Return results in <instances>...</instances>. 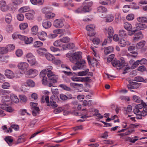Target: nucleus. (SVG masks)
Returning <instances> with one entry per match:
<instances>
[{
    "instance_id": "nucleus-1",
    "label": "nucleus",
    "mask_w": 147,
    "mask_h": 147,
    "mask_svg": "<svg viewBox=\"0 0 147 147\" xmlns=\"http://www.w3.org/2000/svg\"><path fill=\"white\" fill-rule=\"evenodd\" d=\"M40 78H42V84L46 85L47 84V78L51 82L55 83L57 82V80L58 77L57 76L54 75L51 71L49 70L48 71V73L46 70H43L40 72Z\"/></svg>"
},
{
    "instance_id": "nucleus-2",
    "label": "nucleus",
    "mask_w": 147,
    "mask_h": 147,
    "mask_svg": "<svg viewBox=\"0 0 147 147\" xmlns=\"http://www.w3.org/2000/svg\"><path fill=\"white\" fill-rule=\"evenodd\" d=\"M140 102V104L136 105L134 109V112L136 114L137 119H141L142 116L147 115V102L146 104L143 101Z\"/></svg>"
},
{
    "instance_id": "nucleus-3",
    "label": "nucleus",
    "mask_w": 147,
    "mask_h": 147,
    "mask_svg": "<svg viewBox=\"0 0 147 147\" xmlns=\"http://www.w3.org/2000/svg\"><path fill=\"white\" fill-rule=\"evenodd\" d=\"M82 52H76L74 53L71 52L69 53L66 55V57H70V60L74 63L80 60L82 58Z\"/></svg>"
},
{
    "instance_id": "nucleus-4",
    "label": "nucleus",
    "mask_w": 147,
    "mask_h": 147,
    "mask_svg": "<svg viewBox=\"0 0 147 147\" xmlns=\"http://www.w3.org/2000/svg\"><path fill=\"white\" fill-rule=\"evenodd\" d=\"M107 61L108 62L111 61L113 66L114 67H118L117 69H120L125 65V61L123 58L121 59L120 61H115V60H113V59L110 57H108Z\"/></svg>"
},
{
    "instance_id": "nucleus-5",
    "label": "nucleus",
    "mask_w": 147,
    "mask_h": 147,
    "mask_svg": "<svg viewBox=\"0 0 147 147\" xmlns=\"http://www.w3.org/2000/svg\"><path fill=\"white\" fill-rule=\"evenodd\" d=\"M92 4V2H88V1H85L83 3L84 7L82 8V11L85 12L89 11L91 10L90 7Z\"/></svg>"
},
{
    "instance_id": "nucleus-6",
    "label": "nucleus",
    "mask_w": 147,
    "mask_h": 147,
    "mask_svg": "<svg viewBox=\"0 0 147 147\" xmlns=\"http://www.w3.org/2000/svg\"><path fill=\"white\" fill-rule=\"evenodd\" d=\"M95 28V26L92 24L88 25L86 26V29L89 31L88 33V36H92L95 35V33L94 31Z\"/></svg>"
},
{
    "instance_id": "nucleus-7",
    "label": "nucleus",
    "mask_w": 147,
    "mask_h": 147,
    "mask_svg": "<svg viewBox=\"0 0 147 147\" xmlns=\"http://www.w3.org/2000/svg\"><path fill=\"white\" fill-rule=\"evenodd\" d=\"M76 65H77L79 69H82L86 68V66L85 65L86 63L85 61L83 59H80V60L78 61L75 63Z\"/></svg>"
},
{
    "instance_id": "nucleus-8",
    "label": "nucleus",
    "mask_w": 147,
    "mask_h": 147,
    "mask_svg": "<svg viewBox=\"0 0 147 147\" xmlns=\"http://www.w3.org/2000/svg\"><path fill=\"white\" fill-rule=\"evenodd\" d=\"M53 25L57 28H61L64 26V24L61 20L57 19L54 21Z\"/></svg>"
},
{
    "instance_id": "nucleus-9",
    "label": "nucleus",
    "mask_w": 147,
    "mask_h": 147,
    "mask_svg": "<svg viewBox=\"0 0 147 147\" xmlns=\"http://www.w3.org/2000/svg\"><path fill=\"white\" fill-rule=\"evenodd\" d=\"M38 36L39 39L41 40H45L47 37V35L46 32L42 31L38 33Z\"/></svg>"
},
{
    "instance_id": "nucleus-10",
    "label": "nucleus",
    "mask_w": 147,
    "mask_h": 147,
    "mask_svg": "<svg viewBox=\"0 0 147 147\" xmlns=\"http://www.w3.org/2000/svg\"><path fill=\"white\" fill-rule=\"evenodd\" d=\"M143 35L141 32H140L134 34L132 40L133 42H136L140 39H142L143 37Z\"/></svg>"
},
{
    "instance_id": "nucleus-11",
    "label": "nucleus",
    "mask_w": 147,
    "mask_h": 147,
    "mask_svg": "<svg viewBox=\"0 0 147 147\" xmlns=\"http://www.w3.org/2000/svg\"><path fill=\"white\" fill-rule=\"evenodd\" d=\"M135 47L134 46L129 47V52L131 54L129 53V57H132L134 58L137 57L138 53L136 51H133Z\"/></svg>"
},
{
    "instance_id": "nucleus-12",
    "label": "nucleus",
    "mask_w": 147,
    "mask_h": 147,
    "mask_svg": "<svg viewBox=\"0 0 147 147\" xmlns=\"http://www.w3.org/2000/svg\"><path fill=\"white\" fill-rule=\"evenodd\" d=\"M0 7L2 11H5L8 9V6L6 4V2L4 1H0Z\"/></svg>"
},
{
    "instance_id": "nucleus-13",
    "label": "nucleus",
    "mask_w": 147,
    "mask_h": 147,
    "mask_svg": "<svg viewBox=\"0 0 147 147\" xmlns=\"http://www.w3.org/2000/svg\"><path fill=\"white\" fill-rule=\"evenodd\" d=\"M28 67V64L26 62H21L18 65L19 69L22 70H26Z\"/></svg>"
},
{
    "instance_id": "nucleus-14",
    "label": "nucleus",
    "mask_w": 147,
    "mask_h": 147,
    "mask_svg": "<svg viewBox=\"0 0 147 147\" xmlns=\"http://www.w3.org/2000/svg\"><path fill=\"white\" fill-rule=\"evenodd\" d=\"M5 75L6 77L9 78H13L14 76L13 72L10 70H6L5 71Z\"/></svg>"
},
{
    "instance_id": "nucleus-15",
    "label": "nucleus",
    "mask_w": 147,
    "mask_h": 147,
    "mask_svg": "<svg viewBox=\"0 0 147 147\" xmlns=\"http://www.w3.org/2000/svg\"><path fill=\"white\" fill-rule=\"evenodd\" d=\"M74 47L75 46L73 43H69L66 45H63L62 46V49H62L63 50L73 49Z\"/></svg>"
},
{
    "instance_id": "nucleus-16",
    "label": "nucleus",
    "mask_w": 147,
    "mask_h": 147,
    "mask_svg": "<svg viewBox=\"0 0 147 147\" xmlns=\"http://www.w3.org/2000/svg\"><path fill=\"white\" fill-rule=\"evenodd\" d=\"M38 71L35 69H31L27 72V74L29 75H32V77H34L37 74Z\"/></svg>"
},
{
    "instance_id": "nucleus-17",
    "label": "nucleus",
    "mask_w": 147,
    "mask_h": 147,
    "mask_svg": "<svg viewBox=\"0 0 147 147\" xmlns=\"http://www.w3.org/2000/svg\"><path fill=\"white\" fill-rule=\"evenodd\" d=\"M47 51L46 49L43 48H41L37 50L36 51L37 53L40 56H43L44 55H45Z\"/></svg>"
},
{
    "instance_id": "nucleus-18",
    "label": "nucleus",
    "mask_w": 147,
    "mask_h": 147,
    "mask_svg": "<svg viewBox=\"0 0 147 147\" xmlns=\"http://www.w3.org/2000/svg\"><path fill=\"white\" fill-rule=\"evenodd\" d=\"M43 27L45 29L49 28L51 25V24L50 22L47 20H44L42 23Z\"/></svg>"
},
{
    "instance_id": "nucleus-19",
    "label": "nucleus",
    "mask_w": 147,
    "mask_h": 147,
    "mask_svg": "<svg viewBox=\"0 0 147 147\" xmlns=\"http://www.w3.org/2000/svg\"><path fill=\"white\" fill-rule=\"evenodd\" d=\"M113 48L112 47H107L105 49L104 52L105 54L107 55L112 53L113 51Z\"/></svg>"
},
{
    "instance_id": "nucleus-20",
    "label": "nucleus",
    "mask_w": 147,
    "mask_h": 147,
    "mask_svg": "<svg viewBox=\"0 0 147 147\" xmlns=\"http://www.w3.org/2000/svg\"><path fill=\"white\" fill-rule=\"evenodd\" d=\"M10 98L11 100L14 102L17 103L19 102V100L17 97L14 94H10Z\"/></svg>"
},
{
    "instance_id": "nucleus-21",
    "label": "nucleus",
    "mask_w": 147,
    "mask_h": 147,
    "mask_svg": "<svg viewBox=\"0 0 147 147\" xmlns=\"http://www.w3.org/2000/svg\"><path fill=\"white\" fill-rule=\"evenodd\" d=\"M137 28L140 30H144L147 27L146 25L144 24L137 23L136 24Z\"/></svg>"
},
{
    "instance_id": "nucleus-22",
    "label": "nucleus",
    "mask_w": 147,
    "mask_h": 147,
    "mask_svg": "<svg viewBox=\"0 0 147 147\" xmlns=\"http://www.w3.org/2000/svg\"><path fill=\"white\" fill-rule=\"evenodd\" d=\"M31 110L32 111V115L34 116H36L39 113L40 109L38 107H35L31 109Z\"/></svg>"
},
{
    "instance_id": "nucleus-23",
    "label": "nucleus",
    "mask_w": 147,
    "mask_h": 147,
    "mask_svg": "<svg viewBox=\"0 0 147 147\" xmlns=\"http://www.w3.org/2000/svg\"><path fill=\"white\" fill-rule=\"evenodd\" d=\"M137 21L139 22L147 23V18L145 17H140L137 18Z\"/></svg>"
},
{
    "instance_id": "nucleus-24",
    "label": "nucleus",
    "mask_w": 147,
    "mask_h": 147,
    "mask_svg": "<svg viewBox=\"0 0 147 147\" xmlns=\"http://www.w3.org/2000/svg\"><path fill=\"white\" fill-rule=\"evenodd\" d=\"M107 32L109 38H112L114 34V30L113 28L111 27H109L107 30Z\"/></svg>"
},
{
    "instance_id": "nucleus-25",
    "label": "nucleus",
    "mask_w": 147,
    "mask_h": 147,
    "mask_svg": "<svg viewBox=\"0 0 147 147\" xmlns=\"http://www.w3.org/2000/svg\"><path fill=\"white\" fill-rule=\"evenodd\" d=\"M89 71V69H87L84 71L79 72L78 73L76 74V75L79 76H85L88 72Z\"/></svg>"
},
{
    "instance_id": "nucleus-26",
    "label": "nucleus",
    "mask_w": 147,
    "mask_h": 147,
    "mask_svg": "<svg viewBox=\"0 0 147 147\" xmlns=\"http://www.w3.org/2000/svg\"><path fill=\"white\" fill-rule=\"evenodd\" d=\"M30 8L28 6H24L20 8L19 10L18 11L20 13H24L27 12L29 10Z\"/></svg>"
},
{
    "instance_id": "nucleus-27",
    "label": "nucleus",
    "mask_w": 147,
    "mask_h": 147,
    "mask_svg": "<svg viewBox=\"0 0 147 147\" xmlns=\"http://www.w3.org/2000/svg\"><path fill=\"white\" fill-rule=\"evenodd\" d=\"M27 61L30 63L31 66L36 65L38 63L34 58V59H28Z\"/></svg>"
},
{
    "instance_id": "nucleus-28",
    "label": "nucleus",
    "mask_w": 147,
    "mask_h": 147,
    "mask_svg": "<svg viewBox=\"0 0 147 147\" xmlns=\"http://www.w3.org/2000/svg\"><path fill=\"white\" fill-rule=\"evenodd\" d=\"M56 86H53L52 88H51V91L52 94H53V96L57 95L59 94V92L57 88H55V87H56Z\"/></svg>"
},
{
    "instance_id": "nucleus-29",
    "label": "nucleus",
    "mask_w": 147,
    "mask_h": 147,
    "mask_svg": "<svg viewBox=\"0 0 147 147\" xmlns=\"http://www.w3.org/2000/svg\"><path fill=\"white\" fill-rule=\"evenodd\" d=\"M97 11L98 12L103 13L107 12V10L106 8L103 6H100L97 8Z\"/></svg>"
},
{
    "instance_id": "nucleus-30",
    "label": "nucleus",
    "mask_w": 147,
    "mask_h": 147,
    "mask_svg": "<svg viewBox=\"0 0 147 147\" xmlns=\"http://www.w3.org/2000/svg\"><path fill=\"white\" fill-rule=\"evenodd\" d=\"M137 30L132 28V26L130 24H129V35H132L134 34L135 32H136Z\"/></svg>"
},
{
    "instance_id": "nucleus-31",
    "label": "nucleus",
    "mask_w": 147,
    "mask_h": 147,
    "mask_svg": "<svg viewBox=\"0 0 147 147\" xmlns=\"http://www.w3.org/2000/svg\"><path fill=\"white\" fill-rule=\"evenodd\" d=\"M119 34L120 37L122 38L124 37L127 36L126 32L123 30H120L119 31Z\"/></svg>"
},
{
    "instance_id": "nucleus-32",
    "label": "nucleus",
    "mask_w": 147,
    "mask_h": 147,
    "mask_svg": "<svg viewBox=\"0 0 147 147\" xmlns=\"http://www.w3.org/2000/svg\"><path fill=\"white\" fill-rule=\"evenodd\" d=\"M133 100L134 101L138 103H140L143 101L140 97L136 95L133 96Z\"/></svg>"
},
{
    "instance_id": "nucleus-33",
    "label": "nucleus",
    "mask_w": 147,
    "mask_h": 147,
    "mask_svg": "<svg viewBox=\"0 0 147 147\" xmlns=\"http://www.w3.org/2000/svg\"><path fill=\"white\" fill-rule=\"evenodd\" d=\"M38 28L37 26H33L31 29L32 33L34 35H36L38 33Z\"/></svg>"
},
{
    "instance_id": "nucleus-34",
    "label": "nucleus",
    "mask_w": 147,
    "mask_h": 147,
    "mask_svg": "<svg viewBox=\"0 0 147 147\" xmlns=\"http://www.w3.org/2000/svg\"><path fill=\"white\" fill-rule=\"evenodd\" d=\"M55 16V14L52 13H47L45 14V17L47 19H51L53 18Z\"/></svg>"
},
{
    "instance_id": "nucleus-35",
    "label": "nucleus",
    "mask_w": 147,
    "mask_h": 147,
    "mask_svg": "<svg viewBox=\"0 0 147 147\" xmlns=\"http://www.w3.org/2000/svg\"><path fill=\"white\" fill-rule=\"evenodd\" d=\"M135 80L136 81L139 82H147V79L144 80V78L142 77L138 76L135 78Z\"/></svg>"
},
{
    "instance_id": "nucleus-36",
    "label": "nucleus",
    "mask_w": 147,
    "mask_h": 147,
    "mask_svg": "<svg viewBox=\"0 0 147 147\" xmlns=\"http://www.w3.org/2000/svg\"><path fill=\"white\" fill-rule=\"evenodd\" d=\"M146 42L145 41H143L138 43L136 45V47L138 49H140L142 48L145 45Z\"/></svg>"
},
{
    "instance_id": "nucleus-37",
    "label": "nucleus",
    "mask_w": 147,
    "mask_h": 147,
    "mask_svg": "<svg viewBox=\"0 0 147 147\" xmlns=\"http://www.w3.org/2000/svg\"><path fill=\"white\" fill-rule=\"evenodd\" d=\"M45 56L47 59L50 61H53L54 58V57L52 55L49 53L46 54Z\"/></svg>"
},
{
    "instance_id": "nucleus-38",
    "label": "nucleus",
    "mask_w": 147,
    "mask_h": 147,
    "mask_svg": "<svg viewBox=\"0 0 147 147\" xmlns=\"http://www.w3.org/2000/svg\"><path fill=\"white\" fill-rule=\"evenodd\" d=\"M59 86L66 91H70L71 90L70 87L64 84H60L59 85Z\"/></svg>"
},
{
    "instance_id": "nucleus-39",
    "label": "nucleus",
    "mask_w": 147,
    "mask_h": 147,
    "mask_svg": "<svg viewBox=\"0 0 147 147\" xmlns=\"http://www.w3.org/2000/svg\"><path fill=\"white\" fill-rule=\"evenodd\" d=\"M11 20L12 17L10 14H8L6 16L5 20L7 23L8 24L10 23L11 21Z\"/></svg>"
},
{
    "instance_id": "nucleus-40",
    "label": "nucleus",
    "mask_w": 147,
    "mask_h": 147,
    "mask_svg": "<svg viewBox=\"0 0 147 147\" xmlns=\"http://www.w3.org/2000/svg\"><path fill=\"white\" fill-rule=\"evenodd\" d=\"M61 42L60 39L57 40L54 42L53 45L55 47H62V45H63L62 44Z\"/></svg>"
},
{
    "instance_id": "nucleus-41",
    "label": "nucleus",
    "mask_w": 147,
    "mask_h": 147,
    "mask_svg": "<svg viewBox=\"0 0 147 147\" xmlns=\"http://www.w3.org/2000/svg\"><path fill=\"white\" fill-rule=\"evenodd\" d=\"M28 26V24L27 23H22L19 25V27L21 30H24Z\"/></svg>"
},
{
    "instance_id": "nucleus-42",
    "label": "nucleus",
    "mask_w": 147,
    "mask_h": 147,
    "mask_svg": "<svg viewBox=\"0 0 147 147\" xmlns=\"http://www.w3.org/2000/svg\"><path fill=\"white\" fill-rule=\"evenodd\" d=\"M33 39V38L32 37L28 38L26 37L24 40L26 44H28L31 43L32 42Z\"/></svg>"
},
{
    "instance_id": "nucleus-43",
    "label": "nucleus",
    "mask_w": 147,
    "mask_h": 147,
    "mask_svg": "<svg viewBox=\"0 0 147 147\" xmlns=\"http://www.w3.org/2000/svg\"><path fill=\"white\" fill-rule=\"evenodd\" d=\"M6 48L8 51H11L14 49L15 46L13 45L10 44L8 45Z\"/></svg>"
},
{
    "instance_id": "nucleus-44",
    "label": "nucleus",
    "mask_w": 147,
    "mask_h": 147,
    "mask_svg": "<svg viewBox=\"0 0 147 147\" xmlns=\"http://www.w3.org/2000/svg\"><path fill=\"white\" fill-rule=\"evenodd\" d=\"M61 42L63 43H67L70 41V39L68 37H64L60 39Z\"/></svg>"
},
{
    "instance_id": "nucleus-45",
    "label": "nucleus",
    "mask_w": 147,
    "mask_h": 147,
    "mask_svg": "<svg viewBox=\"0 0 147 147\" xmlns=\"http://www.w3.org/2000/svg\"><path fill=\"white\" fill-rule=\"evenodd\" d=\"M25 16L26 18L29 20H31L33 19L34 18L33 15L29 13H26Z\"/></svg>"
},
{
    "instance_id": "nucleus-46",
    "label": "nucleus",
    "mask_w": 147,
    "mask_h": 147,
    "mask_svg": "<svg viewBox=\"0 0 147 147\" xmlns=\"http://www.w3.org/2000/svg\"><path fill=\"white\" fill-rule=\"evenodd\" d=\"M27 84L29 86L33 87L35 85V83L34 81L31 80H28L27 81Z\"/></svg>"
},
{
    "instance_id": "nucleus-47",
    "label": "nucleus",
    "mask_w": 147,
    "mask_h": 147,
    "mask_svg": "<svg viewBox=\"0 0 147 147\" xmlns=\"http://www.w3.org/2000/svg\"><path fill=\"white\" fill-rule=\"evenodd\" d=\"M43 43L41 42L36 41L35 42L34 44V46L36 47H39L42 46L43 45Z\"/></svg>"
},
{
    "instance_id": "nucleus-48",
    "label": "nucleus",
    "mask_w": 147,
    "mask_h": 147,
    "mask_svg": "<svg viewBox=\"0 0 147 147\" xmlns=\"http://www.w3.org/2000/svg\"><path fill=\"white\" fill-rule=\"evenodd\" d=\"M7 49L6 47L0 48V54H3L6 53L8 52Z\"/></svg>"
},
{
    "instance_id": "nucleus-49",
    "label": "nucleus",
    "mask_w": 147,
    "mask_h": 147,
    "mask_svg": "<svg viewBox=\"0 0 147 147\" xmlns=\"http://www.w3.org/2000/svg\"><path fill=\"white\" fill-rule=\"evenodd\" d=\"M140 63V60H137L135 62H134V63L133 64L131 67V69H133L135 68L138 66L139 65Z\"/></svg>"
},
{
    "instance_id": "nucleus-50",
    "label": "nucleus",
    "mask_w": 147,
    "mask_h": 147,
    "mask_svg": "<svg viewBox=\"0 0 147 147\" xmlns=\"http://www.w3.org/2000/svg\"><path fill=\"white\" fill-rule=\"evenodd\" d=\"M119 98L122 100L126 102L129 101V96L124 95H121L119 96Z\"/></svg>"
},
{
    "instance_id": "nucleus-51",
    "label": "nucleus",
    "mask_w": 147,
    "mask_h": 147,
    "mask_svg": "<svg viewBox=\"0 0 147 147\" xmlns=\"http://www.w3.org/2000/svg\"><path fill=\"white\" fill-rule=\"evenodd\" d=\"M10 98L9 97L7 96H5L3 97L1 100L2 102L5 103L10 101Z\"/></svg>"
},
{
    "instance_id": "nucleus-52",
    "label": "nucleus",
    "mask_w": 147,
    "mask_h": 147,
    "mask_svg": "<svg viewBox=\"0 0 147 147\" xmlns=\"http://www.w3.org/2000/svg\"><path fill=\"white\" fill-rule=\"evenodd\" d=\"M14 35H12V37L13 38H14L15 37H18V38L20 40H24L25 37L26 36H24L20 35V34H17V35H15L16 36H14Z\"/></svg>"
},
{
    "instance_id": "nucleus-53",
    "label": "nucleus",
    "mask_w": 147,
    "mask_h": 147,
    "mask_svg": "<svg viewBox=\"0 0 147 147\" xmlns=\"http://www.w3.org/2000/svg\"><path fill=\"white\" fill-rule=\"evenodd\" d=\"M65 32V30L63 29L56 30L53 31L54 33L59 34L64 32Z\"/></svg>"
},
{
    "instance_id": "nucleus-54",
    "label": "nucleus",
    "mask_w": 147,
    "mask_h": 147,
    "mask_svg": "<svg viewBox=\"0 0 147 147\" xmlns=\"http://www.w3.org/2000/svg\"><path fill=\"white\" fill-rule=\"evenodd\" d=\"M20 89L23 92H26L28 90L27 86L25 83H23Z\"/></svg>"
},
{
    "instance_id": "nucleus-55",
    "label": "nucleus",
    "mask_w": 147,
    "mask_h": 147,
    "mask_svg": "<svg viewBox=\"0 0 147 147\" xmlns=\"http://www.w3.org/2000/svg\"><path fill=\"white\" fill-rule=\"evenodd\" d=\"M5 140L10 146V144L13 141V139H10L9 136L6 137L5 138Z\"/></svg>"
},
{
    "instance_id": "nucleus-56",
    "label": "nucleus",
    "mask_w": 147,
    "mask_h": 147,
    "mask_svg": "<svg viewBox=\"0 0 147 147\" xmlns=\"http://www.w3.org/2000/svg\"><path fill=\"white\" fill-rule=\"evenodd\" d=\"M113 16L111 15H109L107 16L106 19V22H111L113 20Z\"/></svg>"
},
{
    "instance_id": "nucleus-57",
    "label": "nucleus",
    "mask_w": 147,
    "mask_h": 147,
    "mask_svg": "<svg viewBox=\"0 0 147 147\" xmlns=\"http://www.w3.org/2000/svg\"><path fill=\"white\" fill-rule=\"evenodd\" d=\"M10 86L9 83L7 82L4 83L2 85V87L3 89H8Z\"/></svg>"
},
{
    "instance_id": "nucleus-58",
    "label": "nucleus",
    "mask_w": 147,
    "mask_h": 147,
    "mask_svg": "<svg viewBox=\"0 0 147 147\" xmlns=\"http://www.w3.org/2000/svg\"><path fill=\"white\" fill-rule=\"evenodd\" d=\"M9 91L7 90L4 89H1L0 90V94L5 95L6 94H9Z\"/></svg>"
},
{
    "instance_id": "nucleus-59",
    "label": "nucleus",
    "mask_w": 147,
    "mask_h": 147,
    "mask_svg": "<svg viewBox=\"0 0 147 147\" xmlns=\"http://www.w3.org/2000/svg\"><path fill=\"white\" fill-rule=\"evenodd\" d=\"M138 7L136 5V4L135 3L132 2L129 3V8H131L133 9H137Z\"/></svg>"
},
{
    "instance_id": "nucleus-60",
    "label": "nucleus",
    "mask_w": 147,
    "mask_h": 147,
    "mask_svg": "<svg viewBox=\"0 0 147 147\" xmlns=\"http://www.w3.org/2000/svg\"><path fill=\"white\" fill-rule=\"evenodd\" d=\"M13 3L14 5H19L22 3V0H12Z\"/></svg>"
},
{
    "instance_id": "nucleus-61",
    "label": "nucleus",
    "mask_w": 147,
    "mask_h": 147,
    "mask_svg": "<svg viewBox=\"0 0 147 147\" xmlns=\"http://www.w3.org/2000/svg\"><path fill=\"white\" fill-rule=\"evenodd\" d=\"M17 17L18 20L20 21L23 20L24 18L23 15L21 13L18 14L17 16Z\"/></svg>"
},
{
    "instance_id": "nucleus-62",
    "label": "nucleus",
    "mask_w": 147,
    "mask_h": 147,
    "mask_svg": "<svg viewBox=\"0 0 147 147\" xmlns=\"http://www.w3.org/2000/svg\"><path fill=\"white\" fill-rule=\"evenodd\" d=\"M19 97L20 100L23 102H25L27 100L26 97L25 95H20Z\"/></svg>"
},
{
    "instance_id": "nucleus-63",
    "label": "nucleus",
    "mask_w": 147,
    "mask_h": 147,
    "mask_svg": "<svg viewBox=\"0 0 147 147\" xmlns=\"http://www.w3.org/2000/svg\"><path fill=\"white\" fill-rule=\"evenodd\" d=\"M52 61L54 64L57 65L60 64L61 63L60 60L57 59H53Z\"/></svg>"
},
{
    "instance_id": "nucleus-64",
    "label": "nucleus",
    "mask_w": 147,
    "mask_h": 147,
    "mask_svg": "<svg viewBox=\"0 0 147 147\" xmlns=\"http://www.w3.org/2000/svg\"><path fill=\"white\" fill-rule=\"evenodd\" d=\"M23 52L22 50L20 49L18 50L16 52V54L18 57H20L22 55Z\"/></svg>"
}]
</instances>
